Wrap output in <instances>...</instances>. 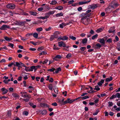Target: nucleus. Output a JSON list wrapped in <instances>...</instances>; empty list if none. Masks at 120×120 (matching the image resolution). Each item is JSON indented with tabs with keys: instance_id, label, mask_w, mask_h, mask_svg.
Masks as SVG:
<instances>
[{
	"instance_id": "f257e3e1",
	"label": "nucleus",
	"mask_w": 120,
	"mask_h": 120,
	"mask_svg": "<svg viewBox=\"0 0 120 120\" xmlns=\"http://www.w3.org/2000/svg\"><path fill=\"white\" fill-rule=\"evenodd\" d=\"M81 22L85 25H88L90 22V19L89 18H87L85 17L82 18L81 19Z\"/></svg>"
},
{
	"instance_id": "f03ea898",
	"label": "nucleus",
	"mask_w": 120,
	"mask_h": 120,
	"mask_svg": "<svg viewBox=\"0 0 120 120\" xmlns=\"http://www.w3.org/2000/svg\"><path fill=\"white\" fill-rule=\"evenodd\" d=\"M119 5V4L117 3L112 2L110 4L109 6L112 10L114 9Z\"/></svg>"
},
{
	"instance_id": "7ed1b4c3",
	"label": "nucleus",
	"mask_w": 120,
	"mask_h": 120,
	"mask_svg": "<svg viewBox=\"0 0 120 120\" xmlns=\"http://www.w3.org/2000/svg\"><path fill=\"white\" fill-rule=\"evenodd\" d=\"M75 101L74 99H71L69 98H68L66 101L64 102V104H65L68 103H71Z\"/></svg>"
},
{
	"instance_id": "20e7f679",
	"label": "nucleus",
	"mask_w": 120,
	"mask_h": 120,
	"mask_svg": "<svg viewBox=\"0 0 120 120\" xmlns=\"http://www.w3.org/2000/svg\"><path fill=\"white\" fill-rule=\"evenodd\" d=\"M20 94H21V96L23 98H25L26 97H28L29 95H28L27 94V93L26 92H21Z\"/></svg>"
},
{
	"instance_id": "39448f33",
	"label": "nucleus",
	"mask_w": 120,
	"mask_h": 120,
	"mask_svg": "<svg viewBox=\"0 0 120 120\" xmlns=\"http://www.w3.org/2000/svg\"><path fill=\"white\" fill-rule=\"evenodd\" d=\"M15 5L14 4H9L6 5V7L7 8L10 9H13L15 7Z\"/></svg>"
},
{
	"instance_id": "423d86ee",
	"label": "nucleus",
	"mask_w": 120,
	"mask_h": 120,
	"mask_svg": "<svg viewBox=\"0 0 120 120\" xmlns=\"http://www.w3.org/2000/svg\"><path fill=\"white\" fill-rule=\"evenodd\" d=\"M10 27L8 25H4L0 27V29L4 30H6V28L10 29Z\"/></svg>"
},
{
	"instance_id": "0eeeda50",
	"label": "nucleus",
	"mask_w": 120,
	"mask_h": 120,
	"mask_svg": "<svg viewBox=\"0 0 120 120\" xmlns=\"http://www.w3.org/2000/svg\"><path fill=\"white\" fill-rule=\"evenodd\" d=\"M112 10V8L109 6L108 7L105 9V11L107 13H109L111 12Z\"/></svg>"
},
{
	"instance_id": "6e6552de",
	"label": "nucleus",
	"mask_w": 120,
	"mask_h": 120,
	"mask_svg": "<svg viewBox=\"0 0 120 120\" xmlns=\"http://www.w3.org/2000/svg\"><path fill=\"white\" fill-rule=\"evenodd\" d=\"M1 90L3 92L2 94H7V93L8 90L6 89L5 88H3L1 89Z\"/></svg>"
},
{
	"instance_id": "1a4fd4ad",
	"label": "nucleus",
	"mask_w": 120,
	"mask_h": 120,
	"mask_svg": "<svg viewBox=\"0 0 120 120\" xmlns=\"http://www.w3.org/2000/svg\"><path fill=\"white\" fill-rule=\"evenodd\" d=\"M89 6L90 9L94 10L97 8L98 6L97 4H94L90 5Z\"/></svg>"
},
{
	"instance_id": "9d476101",
	"label": "nucleus",
	"mask_w": 120,
	"mask_h": 120,
	"mask_svg": "<svg viewBox=\"0 0 120 120\" xmlns=\"http://www.w3.org/2000/svg\"><path fill=\"white\" fill-rule=\"evenodd\" d=\"M68 38L66 36H64L63 37H59L58 38V39L59 40H66L68 39Z\"/></svg>"
},
{
	"instance_id": "9b49d317",
	"label": "nucleus",
	"mask_w": 120,
	"mask_h": 120,
	"mask_svg": "<svg viewBox=\"0 0 120 120\" xmlns=\"http://www.w3.org/2000/svg\"><path fill=\"white\" fill-rule=\"evenodd\" d=\"M59 44V46L60 47L63 46L64 47L66 46V44L65 43H64L63 41H61L58 42Z\"/></svg>"
},
{
	"instance_id": "f8f14e48",
	"label": "nucleus",
	"mask_w": 120,
	"mask_h": 120,
	"mask_svg": "<svg viewBox=\"0 0 120 120\" xmlns=\"http://www.w3.org/2000/svg\"><path fill=\"white\" fill-rule=\"evenodd\" d=\"M91 1L90 0L89 1H85V2H79V5H82L84 4H86L88 3Z\"/></svg>"
},
{
	"instance_id": "ddd939ff",
	"label": "nucleus",
	"mask_w": 120,
	"mask_h": 120,
	"mask_svg": "<svg viewBox=\"0 0 120 120\" xmlns=\"http://www.w3.org/2000/svg\"><path fill=\"white\" fill-rule=\"evenodd\" d=\"M61 57L60 55H57L55 57L53 58V59L56 61L58 60V59H61Z\"/></svg>"
},
{
	"instance_id": "4468645a",
	"label": "nucleus",
	"mask_w": 120,
	"mask_h": 120,
	"mask_svg": "<svg viewBox=\"0 0 120 120\" xmlns=\"http://www.w3.org/2000/svg\"><path fill=\"white\" fill-rule=\"evenodd\" d=\"M99 42L101 43L103 45H104L105 44V41L104 39L103 38H99L98 39Z\"/></svg>"
},
{
	"instance_id": "2eb2a0df",
	"label": "nucleus",
	"mask_w": 120,
	"mask_h": 120,
	"mask_svg": "<svg viewBox=\"0 0 120 120\" xmlns=\"http://www.w3.org/2000/svg\"><path fill=\"white\" fill-rule=\"evenodd\" d=\"M49 17V16L48 15L45 16V17L41 16L38 17V18L39 19H42L43 20H44L45 19H46Z\"/></svg>"
},
{
	"instance_id": "dca6fc26",
	"label": "nucleus",
	"mask_w": 120,
	"mask_h": 120,
	"mask_svg": "<svg viewBox=\"0 0 120 120\" xmlns=\"http://www.w3.org/2000/svg\"><path fill=\"white\" fill-rule=\"evenodd\" d=\"M4 38L6 41H10L12 39V38H9L6 36L4 37Z\"/></svg>"
},
{
	"instance_id": "f3484780",
	"label": "nucleus",
	"mask_w": 120,
	"mask_h": 120,
	"mask_svg": "<svg viewBox=\"0 0 120 120\" xmlns=\"http://www.w3.org/2000/svg\"><path fill=\"white\" fill-rule=\"evenodd\" d=\"M115 31L114 27H111L108 31L109 33H111Z\"/></svg>"
},
{
	"instance_id": "a211bd4d",
	"label": "nucleus",
	"mask_w": 120,
	"mask_h": 120,
	"mask_svg": "<svg viewBox=\"0 0 120 120\" xmlns=\"http://www.w3.org/2000/svg\"><path fill=\"white\" fill-rule=\"evenodd\" d=\"M63 13L62 12H61L60 13H57L54 15H55L57 17H59L63 16Z\"/></svg>"
},
{
	"instance_id": "6ab92c4d",
	"label": "nucleus",
	"mask_w": 120,
	"mask_h": 120,
	"mask_svg": "<svg viewBox=\"0 0 120 120\" xmlns=\"http://www.w3.org/2000/svg\"><path fill=\"white\" fill-rule=\"evenodd\" d=\"M87 41V38H84L82 40V42L83 44H86Z\"/></svg>"
},
{
	"instance_id": "aec40b11",
	"label": "nucleus",
	"mask_w": 120,
	"mask_h": 120,
	"mask_svg": "<svg viewBox=\"0 0 120 120\" xmlns=\"http://www.w3.org/2000/svg\"><path fill=\"white\" fill-rule=\"evenodd\" d=\"M104 79H102L100 81L98 82V84L99 86H101L102 85V84L104 83Z\"/></svg>"
},
{
	"instance_id": "412c9836",
	"label": "nucleus",
	"mask_w": 120,
	"mask_h": 120,
	"mask_svg": "<svg viewBox=\"0 0 120 120\" xmlns=\"http://www.w3.org/2000/svg\"><path fill=\"white\" fill-rule=\"evenodd\" d=\"M103 29V28H100L96 30V32L98 33H99L102 32Z\"/></svg>"
},
{
	"instance_id": "4be33fe9",
	"label": "nucleus",
	"mask_w": 120,
	"mask_h": 120,
	"mask_svg": "<svg viewBox=\"0 0 120 120\" xmlns=\"http://www.w3.org/2000/svg\"><path fill=\"white\" fill-rule=\"evenodd\" d=\"M26 98H27L26 99H23L22 100L26 102H28L29 101V99L30 98L31 96L30 95L29 96V97H26Z\"/></svg>"
},
{
	"instance_id": "5701e85b",
	"label": "nucleus",
	"mask_w": 120,
	"mask_h": 120,
	"mask_svg": "<svg viewBox=\"0 0 120 120\" xmlns=\"http://www.w3.org/2000/svg\"><path fill=\"white\" fill-rule=\"evenodd\" d=\"M56 38V37L53 35H52L50 37V40L51 41L53 40L55 38Z\"/></svg>"
},
{
	"instance_id": "b1692460",
	"label": "nucleus",
	"mask_w": 120,
	"mask_h": 120,
	"mask_svg": "<svg viewBox=\"0 0 120 120\" xmlns=\"http://www.w3.org/2000/svg\"><path fill=\"white\" fill-rule=\"evenodd\" d=\"M30 14L34 16H35L37 14V13L35 11H31L30 12Z\"/></svg>"
},
{
	"instance_id": "393cba45",
	"label": "nucleus",
	"mask_w": 120,
	"mask_h": 120,
	"mask_svg": "<svg viewBox=\"0 0 120 120\" xmlns=\"http://www.w3.org/2000/svg\"><path fill=\"white\" fill-rule=\"evenodd\" d=\"M60 34V32L58 31H55L53 34V35H54L56 37V38H57L58 35Z\"/></svg>"
},
{
	"instance_id": "a878e982",
	"label": "nucleus",
	"mask_w": 120,
	"mask_h": 120,
	"mask_svg": "<svg viewBox=\"0 0 120 120\" xmlns=\"http://www.w3.org/2000/svg\"><path fill=\"white\" fill-rule=\"evenodd\" d=\"M54 11H49L46 14L50 15H52L54 13Z\"/></svg>"
},
{
	"instance_id": "bb28decb",
	"label": "nucleus",
	"mask_w": 120,
	"mask_h": 120,
	"mask_svg": "<svg viewBox=\"0 0 120 120\" xmlns=\"http://www.w3.org/2000/svg\"><path fill=\"white\" fill-rule=\"evenodd\" d=\"M116 49L118 51H120V41L118 43Z\"/></svg>"
},
{
	"instance_id": "cd10ccee",
	"label": "nucleus",
	"mask_w": 120,
	"mask_h": 120,
	"mask_svg": "<svg viewBox=\"0 0 120 120\" xmlns=\"http://www.w3.org/2000/svg\"><path fill=\"white\" fill-rule=\"evenodd\" d=\"M43 30V28L42 27H40L36 29V30L38 32H41Z\"/></svg>"
},
{
	"instance_id": "c85d7f7f",
	"label": "nucleus",
	"mask_w": 120,
	"mask_h": 120,
	"mask_svg": "<svg viewBox=\"0 0 120 120\" xmlns=\"http://www.w3.org/2000/svg\"><path fill=\"white\" fill-rule=\"evenodd\" d=\"M26 23L25 21L20 22H18V25H23Z\"/></svg>"
},
{
	"instance_id": "c756f323",
	"label": "nucleus",
	"mask_w": 120,
	"mask_h": 120,
	"mask_svg": "<svg viewBox=\"0 0 120 120\" xmlns=\"http://www.w3.org/2000/svg\"><path fill=\"white\" fill-rule=\"evenodd\" d=\"M112 79V77L111 76H110L109 78H106L105 80L106 82H109L111 81Z\"/></svg>"
},
{
	"instance_id": "7c9ffc66",
	"label": "nucleus",
	"mask_w": 120,
	"mask_h": 120,
	"mask_svg": "<svg viewBox=\"0 0 120 120\" xmlns=\"http://www.w3.org/2000/svg\"><path fill=\"white\" fill-rule=\"evenodd\" d=\"M12 95L14 97L16 98H19V95L17 94L16 93H13L12 94Z\"/></svg>"
},
{
	"instance_id": "2f4dec72",
	"label": "nucleus",
	"mask_w": 120,
	"mask_h": 120,
	"mask_svg": "<svg viewBox=\"0 0 120 120\" xmlns=\"http://www.w3.org/2000/svg\"><path fill=\"white\" fill-rule=\"evenodd\" d=\"M57 3V2L55 0H53L52 1L51 3L50 4L51 5H55Z\"/></svg>"
},
{
	"instance_id": "473e14b6",
	"label": "nucleus",
	"mask_w": 120,
	"mask_h": 120,
	"mask_svg": "<svg viewBox=\"0 0 120 120\" xmlns=\"http://www.w3.org/2000/svg\"><path fill=\"white\" fill-rule=\"evenodd\" d=\"M55 9L59 10H61L63 9V7L62 6H59L56 7Z\"/></svg>"
},
{
	"instance_id": "72a5a7b5",
	"label": "nucleus",
	"mask_w": 120,
	"mask_h": 120,
	"mask_svg": "<svg viewBox=\"0 0 120 120\" xmlns=\"http://www.w3.org/2000/svg\"><path fill=\"white\" fill-rule=\"evenodd\" d=\"M33 34L34 38H37L38 36V34L37 33H35Z\"/></svg>"
},
{
	"instance_id": "f704fd0d",
	"label": "nucleus",
	"mask_w": 120,
	"mask_h": 120,
	"mask_svg": "<svg viewBox=\"0 0 120 120\" xmlns=\"http://www.w3.org/2000/svg\"><path fill=\"white\" fill-rule=\"evenodd\" d=\"M61 68H57L55 71V73H58L59 71H61Z\"/></svg>"
},
{
	"instance_id": "c9c22d12",
	"label": "nucleus",
	"mask_w": 120,
	"mask_h": 120,
	"mask_svg": "<svg viewBox=\"0 0 120 120\" xmlns=\"http://www.w3.org/2000/svg\"><path fill=\"white\" fill-rule=\"evenodd\" d=\"M41 106L42 107H47V105L45 103H42L41 104Z\"/></svg>"
},
{
	"instance_id": "e433bc0d",
	"label": "nucleus",
	"mask_w": 120,
	"mask_h": 120,
	"mask_svg": "<svg viewBox=\"0 0 120 120\" xmlns=\"http://www.w3.org/2000/svg\"><path fill=\"white\" fill-rule=\"evenodd\" d=\"M47 53L46 52H45L43 51L42 52L39 53V55L41 56V55H44L46 54Z\"/></svg>"
},
{
	"instance_id": "4c0bfd02",
	"label": "nucleus",
	"mask_w": 120,
	"mask_h": 120,
	"mask_svg": "<svg viewBox=\"0 0 120 120\" xmlns=\"http://www.w3.org/2000/svg\"><path fill=\"white\" fill-rule=\"evenodd\" d=\"M108 107H110L112 106L113 105V103L112 102L109 101L108 102Z\"/></svg>"
},
{
	"instance_id": "58836bf2",
	"label": "nucleus",
	"mask_w": 120,
	"mask_h": 120,
	"mask_svg": "<svg viewBox=\"0 0 120 120\" xmlns=\"http://www.w3.org/2000/svg\"><path fill=\"white\" fill-rule=\"evenodd\" d=\"M41 113L42 115H45L47 113V111L46 110H43L42 111Z\"/></svg>"
},
{
	"instance_id": "ea45409f",
	"label": "nucleus",
	"mask_w": 120,
	"mask_h": 120,
	"mask_svg": "<svg viewBox=\"0 0 120 120\" xmlns=\"http://www.w3.org/2000/svg\"><path fill=\"white\" fill-rule=\"evenodd\" d=\"M98 34H96L92 37V39L93 40H94V39L98 37Z\"/></svg>"
},
{
	"instance_id": "a19ab883",
	"label": "nucleus",
	"mask_w": 120,
	"mask_h": 120,
	"mask_svg": "<svg viewBox=\"0 0 120 120\" xmlns=\"http://www.w3.org/2000/svg\"><path fill=\"white\" fill-rule=\"evenodd\" d=\"M8 46L10 47L11 48H14L13 47L14 45L13 44L11 43H9Z\"/></svg>"
},
{
	"instance_id": "79ce46f5",
	"label": "nucleus",
	"mask_w": 120,
	"mask_h": 120,
	"mask_svg": "<svg viewBox=\"0 0 120 120\" xmlns=\"http://www.w3.org/2000/svg\"><path fill=\"white\" fill-rule=\"evenodd\" d=\"M35 68V67L34 66H32L30 68V71H33V69Z\"/></svg>"
},
{
	"instance_id": "37998d69",
	"label": "nucleus",
	"mask_w": 120,
	"mask_h": 120,
	"mask_svg": "<svg viewBox=\"0 0 120 120\" xmlns=\"http://www.w3.org/2000/svg\"><path fill=\"white\" fill-rule=\"evenodd\" d=\"M48 87L49 89L51 90H52V84H50L48 86Z\"/></svg>"
},
{
	"instance_id": "c03bdc74",
	"label": "nucleus",
	"mask_w": 120,
	"mask_h": 120,
	"mask_svg": "<svg viewBox=\"0 0 120 120\" xmlns=\"http://www.w3.org/2000/svg\"><path fill=\"white\" fill-rule=\"evenodd\" d=\"M69 38L73 40H75L76 39V37L72 36H70Z\"/></svg>"
},
{
	"instance_id": "a18cd8bd",
	"label": "nucleus",
	"mask_w": 120,
	"mask_h": 120,
	"mask_svg": "<svg viewBox=\"0 0 120 120\" xmlns=\"http://www.w3.org/2000/svg\"><path fill=\"white\" fill-rule=\"evenodd\" d=\"M96 46L97 47V49H99L101 47V45L99 43H97L96 45Z\"/></svg>"
},
{
	"instance_id": "49530a36",
	"label": "nucleus",
	"mask_w": 120,
	"mask_h": 120,
	"mask_svg": "<svg viewBox=\"0 0 120 120\" xmlns=\"http://www.w3.org/2000/svg\"><path fill=\"white\" fill-rule=\"evenodd\" d=\"M25 68L24 69V70L26 71H30V68L29 67H27L26 66L25 67Z\"/></svg>"
},
{
	"instance_id": "de8ad7c7",
	"label": "nucleus",
	"mask_w": 120,
	"mask_h": 120,
	"mask_svg": "<svg viewBox=\"0 0 120 120\" xmlns=\"http://www.w3.org/2000/svg\"><path fill=\"white\" fill-rule=\"evenodd\" d=\"M55 70V68H52L51 69H49L48 70V71L50 72H53Z\"/></svg>"
},
{
	"instance_id": "09e8293b",
	"label": "nucleus",
	"mask_w": 120,
	"mask_h": 120,
	"mask_svg": "<svg viewBox=\"0 0 120 120\" xmlns=\"http://www.w3.org/2000/svg\"><path fill=\"white\" fill-rule=\"evenodd\" d=\"M94 89L96 90H97L98 91L100 90V88L99 87L98 85H97L95 86V88Z\"/></svg>"
},
{
	"instance_id": "8fccbe9b",
	"label": "nucleus",
	"mask_w": 120,
	"mask_h": 120,
	"mask_svg": "<svg viewBox=\"0 0 120 120\" xmlns=\"http://www.w3.org/2000/svg\"><path fill=\"white\" fill-rule=\"evenodd\" d=\"M23 115L27 116L28 114V112L27 111H25L23 112Z\"/></svg>"
},
{
	"instance_id": "3c124183",
	"label": "nucleus",
	"mask_w": 120,
	"mask_h": 120,
	"mask_svg": "<svg viewBox=\"0 0 120 120\" xmlns=\"http://www.w3.org/2000/svg\"><path fill=\"white\" fill-rule=\"evenodd\" d=\"M71 53H68L66 57L68 59H69L71 57Z\"/></svg>"
},
{
	"instance_id": "603ef678",
	"label": "nucleus",
	"mask_w": 120,
	"mask_h": 120,
	"mask_svg": "<svg viewBox=\"0 0 120 120\" xmlns=\"http://www.w3.org/2000/svg\"><path fill=\"white\" fill-rule=\"evenodd\" d=\"M16 66L18 67H20V62L19 63L18 62H16L15 63Z\"/></svg>"
},
{
	"instance_id": "864d4df0",
	"label": "nucleus",
	"mask_w": 120,
	"mask_h": 120,
	"mask_svg": "<svg viewBox=\"0 0 120 120\" xmlns=\"http://www.w3.org/2000/svg\"><path fill=\"white\" fill-rule=\"evenodd\" d=\"M86 47H81L80 48V49L82 51H84L86 49Z\"/></svg>"
},
{
	"instance_id": "5fc2aeb1",
	"label": "nucleus",
	"mask_w": 120,
	"mask_h": 120,
	"mask_svg": "<svg viewBox=\"0 0 120 120\" xmlns=\"http://www.w3.org/2000/svg\"><path fill=\"white\" fill-rule=\"evenodd\" d=\"M116 95H112L110 97V99H112L114 98H116Z\"/></svg>"
},
{
	"instance_id": "6e6d98bb",
	"label": "nucleus",
	"mask_w": 120,
	"mask_h": 120,
	"mask_svg": "<svg viewBox=\"0 0 120 120\" xmlns=\"http://www.w3.org/2000/svg\"><path fill=\"white\" fill-rule=\"evenodd\" d=\"M53 49H56V50H58L59 49V48L57 47L55 45H54L53 47Z\"/></svg>"
},
{
	"instance_id": "4d7b16f0",
	"label": "nucleus",
	"mask_w": 120,
	"mask_h": 120,
	"mask_svg": "<svg viewBox=\"0 0 120 120\" xmlns=\"http://www.w3.org/2000/svg\"><path fill=\"white\" fill-rule=\"evenodd\" d=\"M11 114V111H8L7 113V115L8 117H10Z\"/></svg>"
},
{
	"instance_id": "13d9d810",
	"label": "nucleus",
	"mask_w": 120,
	"mask_h": 120,
	"mask_svg": "<svg viewBox=\"0 0 120 120\" xmlns=\"http://www.w3.org/2000/svg\"><path fill=\"white\" fill-rule=\"evenodd\" d=\"M51 29V27L50 26L48 28H45V30L46 31H50Z\"/></svg>"
},
{
	"instance_id": "bf43d9fd",
	"label": "nucleus",
	"mask_w": 120,
	"mask_h": 120,
	"mask_svg": "<svg viewBox=\"0 0 120 120\" xmlns=\"http://www.w3.org/2000/svg\"><path fill=\"white\" fill-rule=\"evenodd\" d=\"M48 61V60L47 59H46L45 60L43 61V64H46Z\"/></svg>"
},
{
	"instance_id": "052dcab7",
	"label": "nucleus",
	"mask_w": 120,
	"mask_h": 120,
	"mask_svg": "<svg viewBox=\"0 0 120 120\" xmlns=\"http://www.w3.org/2000/svg\"><path fill=\"white\" fill-rule=\"evenodd\" d=\"M116 97H117L118 98H120V94L119 93H117L116 94Z\"/></svg>"
},
{
	"instance_id": "680f3d73",
	"label": "nucleus",
	"mask_w": 120,
	"mask_h": 120,
	"mask_svg": "<svg viewBox=\"0 0 120 120\" xmlns=\"http://www.w3.org/2000/svg\"><path fill=\"white\" fill-rule=\"evenodd\" d=\"M22 74L23 75H25V76L24 77V79L25 80H26L28 79L27 76L26 75H25V73H23Z\"/></svg>"
},
{
	"instance_id": "e2e57ef3",
	"label": "nucleus",
	"mask_w": 120,
	"mask_h": 120,
	"mask_svg": "<svg viewBox=\"0 0 120 120\" xmlns=\"http://www.w3.org/2000/svg\"><path fill=\"white\" fill-rule=\"evenodd\" d=\"M44 49V48L43 47H41L38 48V50L39 51H40L41 50L43 49Z\"/></svg>"
},
{
	"instance_id": "0e129e2a",
	"label": "nucleus",
	"mask_w": 120,
	"mask_h": 120,
	"mask_svg": "<svg viewBox=\"0 0 120 120\" xmlns=\"http://www.w3.org/2000/svg\"><path fill=\"white\" fill-rule=\"evenodd\" d=\"M98 112L99 110H97L96 112H95L93 114V115H97Z\"/></svg>"
},
{
	"instance_id": "69168bd1",
	"label": "nucleus",
	"mask_w": 120,
	"mask_h": 120,
	"mask_svg": "<svg viewBox=\"0 0 120 120\" xmlns=\"http://www.w3.org/2000/svg\"><path fill=\"white\" fill-rule=\"evenodd\" d=\"M33 35V34L32 33H31L30 34L28 33L26 34V35L27 37H29L30 36L32 35Z\"/></svg>"
},
{
	"instance_id": "338daca9",
	"label": "nucleus",
	"mask_w": 120,
	"mask_h": 120,
	"mask_svg": "<svg viewBox=\"0 0 120 120\" xmlns=\"http://www.w3.org/2000/svg\"><path fill=\"white\" fill-rule=\"evenodd\" d=\"M89 98V97L88 96H86L82 98V99H85Z\"/></svg>"
},
{
	"instance_id": "774afa93",
	"label": "nucleus",
	"mask_w": 120,
	"mask_h": 120,
	"mask_svg": "<svg viewBox=\"0 0 120 120\" xmlns=\"http://www.w3.org/2000/svg\"><path fill=\"white\" fill-rule=\"evenodd\" d=\"M67 91H65L64 92H62V94L63 95H64V96L65 97L67 95Z\"/></svg>"
}]
</instances>
